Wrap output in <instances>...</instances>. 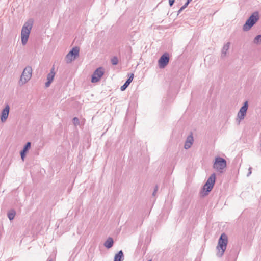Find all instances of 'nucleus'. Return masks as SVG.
Returning <instances> with one entry per match:
<instances>
[{
    "instance_id": "nucleus-25",
    "label": "nucleus",
    "mask_w": 261,
    "mask_h": 261,
    "mask_svg": "<svg viewBox=\"0 0 261 261\" xmlns=\"http://www.w3.org/2000/svg\"><path fill=\"white\" fill-rule=\"evenodd\" d=\"M129 84H127V83H125L120 88V89L121 91H124L125 90L127 87L128 86Z\"/></svg>"
},
{
    "instance_id": "nucleus-30",
    "label": "nucleus",
    "mask_w": 261,
    "mask_h": 261,
    "mask_svg": "<svg viewBox=\"0 0 261 261\" xmlns=\"http://www.w3.org/2000/svg\"><path fill=\"white\" fill-rule=\"evenodd\" d=\"M189 3H188V1L185 4L184 6H182V9H185L187 6L189 5Z\"/></svg>"
},
{
    "instance_id": "nucleus-26",
    "label": "nucleus",
    "mask_w": 261,
    "mask_h": 261,
    "mask_svg": "<svg viewBox=\"0 0 261 261\" xmlns=\"http://www.w3.org/2000/svg\"><path fill=\"white\" fill-rule=\"evenodd\" d=\"M25 153L26 152H23L22 151L20 152L21 158L23 161L24 160V159L25 156Z\"/></svg>"
},
{
    "instance_id": "nucleus-32",
    "label": "nucleus",
    "mask_w": 261,
    "mask_h": 261,
    "mask_svg": "<svg viewBox=\"0 0 261 261\" xmlns=\"http://www.w3.org/2000/svg\"><path fill=\"white\" fill-rule=\"evenodd\" d=\"M192 1V0H187L188 3H190Z\"/></svg>"
},
{
    "instance_id": "nucleus-24",
    "label": "nucleus",
    "mask_w": 261,
    "mask_h": 261,
    "mask_svg": "<svg viewBox=\"0 0 261 261\" xmlns=\"http://www.w3.org/2000/svg\"><path fill=\"white\" fill-rule=\"evenodd\" d=\"M73 123L75 126H77L79 124V120L77 117H74L73 119Z\"/></svg>"
},
{
    "instance_id": "nucleus-31",
    "label": "nucleus",
    "mask_w": 261,
    "mask_h": 261,
    "mask_svg": "<svg viewBox=\"0 0 261 261\" xmlns=\"http://www.w3.org/2000/svg\"><path fill=\"white\" fill-rule=\"evenodd\" d=\"M185 9H182V6L180 8V9L178 11V14H179L181 12L184 10Z\"/></svg>"
},
{
    "instance_id": "nucleus-18",
    "label": "nucleus",
    "mask_w": 261,
    "mask_h": 261,
    "mask_svg": "<svg viewBox=\"0 0 261 261\" xmlns=\"http://www.w3.org/2000/svg\"><path fill=\"white\" fill-rule=\"evenodd\" d=\"M16 215V212L14 210H10L7 214L8 217L9 218L10 220H12L14 219L15 216Z\"/></svg>"
},
{
    "instance_id": "nucleus-9",
    "label": "nucleus",
    "mask_w": 261,
    "mask_h": 261,
    "mask_svg": "<svg viewBox=\"0 0 261 261\" xmlns=\"http://www.w3.org/2000/svg\"><path fill=\"white\" fill-rule=\"evenodd\" d=\"M10 107L7 105L5 108L2 110L1 114V120L2 122H5L8 118L9 114Z\"/></svg>"
},
{
    "instance_id": "nucleus-12",
    "label": "nucleus",
    "mask_w": 261,
    "mask_h": 261,
    "mask_svg": "<svg viewBox=\"0 0 261 261\" xmlns=\"http://www.w3.org/2000/svg\"><path fill=\"white\" fill-rule=\"evenodd\" d=\"M124 260L123 252L122 250L119 251L116 254L114 257V261H123Z\"/></svg>"
},
{
    "instance_id": "nucleus-10",
    "label": "nucleus",
    "mask_w": 261,
    "mask_h": 261,
    "mask_svg": "<svg viewBox=\"0 0 261 261\" xmlns=\"http://www.w3.org/2000/svg\"><path fill=\"white\" fill-rule=\"evenodd\" d=\"M54 70H55V68L53 67L51 68L50 72L47 74V81L45 84L46 87H48L54 80V76L55 75V72L54 71Z\"/></svg>"
},
{
    "instance_id": "nucleus-6",
    "label": "nucleus",
    "mask_w": 261,
    "mask_h": 261,
    "mask_svg": "<svg viewBox=\"0 0 261 261\" xmlns=\"http://www.w3.org/2000/svg\"><path fill=\"white\" fill-rule=\"evenodd\" d=\"M169 61V56L167 53H164L158 61L159 66L160 68H164L168 64Z\"/></svg>"
},
{
    "instance_id": "nucleus-1",
    "label": "nucleus",
    "mask_w": 261,
    "mask_h": 261,
    "mask_svg": "<svg viewBox=\"0 0 261 261\" xmlns=\"http://www.w3.org/2000/svg\"><path fill=\"white\" fill-rule=\"evenodd\" d=\"M228 242V239L227 236L225 233H222L218 240V245L217 246V256L220 257L223 255L226 250Z\"/></svg>"
},
{
    "instance_id": "nucleus-22",
    "label": "nucleus",
    "mask_w": 261,
    "mask_h": 261,
    "mask_svg": "<svg viewBox=\"0 0 261 261\" xmlns=\"http://www.w3.org/2000/svg\"><path fill=\"white\" fill-rule=\"evenodd\" d=\"M111 63L113 65H116L117 64H118V59L117 57H113L111 59Z\"/></svg>"
},
{
    "instance_id": "nucleus-4",
    "label": "nucleus",
    "mask_w": 261,
    "mask_h": 261,
    "mask_svg": "<svg viewBox=\"0 0 261 261\" xmlns=\"http://www.w3.org/2000/svg\"><path fill=\"white\" fill-rule=\"evenodd\" d=\"M227 166L226 161L225 159L218 156L215 158L213 164V168L220 173H223Z\"/></svg>"
},
{
    "instance_id": "nucleus-7",
    "label": "nucleus",
    "mask_w": 261,
    "mask_h": 261,
    "mask_svg": "<svg viewBox=\"0 0 261 261\" xmlns=\"http://www.w3.org/2000/svg\"><path fill=\"white\" fill-rule=\"evenodd\" d=\"M103 71L102 69V68L99 67L93 73L92 79H91V82L92 83H96L99 81L101 76L103 75Z\"/></svg>"
},
{
    "instance_id": "nucleus-34",
    "label": "nucleus",
    "mask_w": 261,
    "mask_h": 261,
    "mask_svg": "<svg viewBox=\"0 0 261 261\" xmlns=\"http://www.w3.org/2000/svg\"><path fill=\"white\" fill-rule=\"evenodd\" d=\"M148 261H151V260H148Z\"/></svg>"
},
{
    "instance_id": "nucleus-17",
    "label": "nucleus",
    "mask_w": 261,
    "mask_h": 261,
    "mask_svg": "<svg viewBox=\"0 0 261 261\" xmlns=\"http://www.w3.org/2000/svg\"><path fill=\"white\" fill-rule=\"evenodd\" d=\"M230 45V43L229 42L224 45V46L222 49V56H225L226 55L227 51L229 49Z\"/></svg>"
},
{
    "instance_id": "nucleus-5",
    "label": "nucleus",
    "mask_w": 261,
    "mask_h": 261,
    "mask_svg": "<svg viewBox=\"0 0 261 261\" xmlns=\"http://www.w3.org/2000/svg\"><path fill=\"white\" fill-rule=\"evenodd\" d=\"M32 73V69L31 66H27L23 70L21 76L20 80L19 81V84L20 85H23L25 84L28 81H29L31 76Z\"/></svg>"
},
{
    "instance_id": "nucleus-19",
    "label": "nucleus",
    "mask_w": 261,
    "mask_h": 261,
    "mask_svg": "<svg viewBox=\"0 0 261 261\" xmlns=\"http://www.w3.org/2000/svg\"><path fill=\"white\" fill-rule=\"evenodd\" d=\"M253 42V43H254L256 45L260 44H261V34L255 36Z\"/></svg>"
},
{
    "instance_id": "nucleus-11",
    "label": "nucleus",
    "mask_w": 261,
    "mask_h": 261,
    "mask_svg": "<svg viewBox=\"0 0 261 261\" xmlns=\"http://www.w3.org/2000/svg\"><path fill=\"white\" fill-rule=\"evenodd\" d=\"M194 142V139L192 135V134L191 133L190 135H189L185 141V145H184V148L186 149H188L191 147L192 145L193 144Z\"/></svg>"
},
{
    "instance_id": "nucleus-16",
    "label": "nucleus",
    "mask_w": 261,
    "mask_h": 261,
    "mask_svg": "<svg viewBox=\"0 0 261 261\" xmlns=\"http://www.w3.org/2000/svg\"><path fill=\"white\" fill-rule=\"evenodd\" d=\"M79 48L77 47H73L69 53L73 57L76 58L79 56Z\"/></svg>"
},
{
    "instance_id": "nucleus-33",
    "label": "nucleus",
    "mask_w": 261,
    "mask_h": 261,
    "mask_svg": "<svg viewBox=\"0 0 261 261\" xmlns=\"http://www.w3.org/2000/svg\"><path fill=\"white\" fill-rule=\"evenodd\" d=\"M47 261H52V259H48Z\"/></svg>"
},
{
    "instance_id": "nucleus-27",
    "label": "nucleus",
    "mask_w": 261,
    "mask_h": 261,
    "mask_svg": "<svg viewBox=\"0 0 261 261\" xmlns=\"http://www.w3.org/2000/svg\"><path fill=\"white\" fill-rule=\"evenodd\" d=\"M158 190V186H156L155 188H154V191L153 192V193H152V195L153 196H155V194H156Z\"/></svg>"
},
{
    "instance_id": "nucleus-28",
    "label": "nucleus",
    "mask_w": 261,
    "mask_h": 261,
    "mask_svg": "<svg viewBox=\"0 0 261 261\" xmlns=\"http://www.w3.org/2000/svg\"><path fill=\"white\" fill-rule=\"evenodd\" d=\"M175 0H169V4L170 7H172L174 4Z\"/></svg>"
},
{
    "instance_id": "nucleus-3",
    "label": "nucleus",
    "mask_w": 261,
    "mask_h": 261,
    "mask_svg": "<svg viewBox=\"0 0 261 261\" xmlns=\"http://www.w3.org/2000/svg\"><path fill=\"white\" fill-rule=\"evenodd\" d=\"M259 19V13L257 11L253 12L249 18L246 20L243 25V30L244 31H248L258 21Z\"/></svg>"
},
{
    "instance_id": "nucleus-8",
    "label": "nucleus",
    "mask_w": 261,
    "mask_h": 261,
    "mask_svg": "<svg viewBox=\"0 0 261 261\" xmlns=\"http://www.w3.org/2000/svg\"><path fill=\"white\" fill-rule=\"evenodd\" d=\"M248 107V101H246L244 103L243 106L240 108L238 113L237 117L240 119V120L244 119L246 114Z\"/></svg>"
},
{
    "instance_id": "nucleus-15",
    "label": "nucleus",
    "mask_w": 261,
    "mask_h": 261,
    "mask_svg": "<svg viewBox=\"0 0 261 261\" xmlns=\"http://www.w3.org/2000/svg\"><path fill=\"white\" fill-rule=\"evenodd\" d=\"M214 186L210 185H207L206 182L203 186V190H206L203 195H207L208 193L210 192L213 189Z\"/></svg>"
},
{
    "instance_id": "nucleus-23",
    "label": "nucleus",
    "mask_w": 261,
    "mask_h": 261,
    "mask_svg": "<svg viewBox=\"0 0 261 261\" xmlns=\"http://www.w3.org/2000/svg\"><path fill=\"white\" fill-rule=\"evenodd\" d=\"M133 78H134V74L132 73L130 74L129 78L126 81V83H127V84H128L129 85L130 83L132 82Z\"/></svg>"
},
{
    "instance_id": "nucleus-2",
    "label": "nucleus",
    "mask_w": 261,
    "mask_h": 261,
    "mask_svg": "<svg viewBox=\"0 0 261 261\" xmlns=\"http://www.w3.org/2000/svg\"><path fill=\"white\" fill-rule=\"evenodd\" d=\"M32 26L33 21L30 19L26 22L22 27L21 32V39L23 45L26 44L28 40Z\"/></svg>"
},
{
    "instance_id": "nucleus-20",
    "label": "nucleus",
    "mask_w": 261,
    "mask_h": 261,
    "mask_svg": "<svg viewBox=\"0 0 261 261\" xmlns=\"http://www.w3.org/2000/svg\"><path fill=\"white\" fill-rule=\"evenodd\" d=\"M66 59L67 60V63H69L71 62L72 61H74L76 58L75 57H73V56L71 55L70 53H68L66 56Z\"/></svg>"
},
{
    "instance_id": "nucleus-14",
    "label": "nucleus",
    "mask_w": 261,
    "mask_h": 261,
    "mask_svg": "<svg viewBox=\"0 0 261 261\" xmlns=\"http://www.w3.org/2000/svg\"><path fill=\"white\" fill-rule=\"evenodd\" d=\"M216 180V175L215 173H213L211 175V176L209 177V178L207 179L206 181V183L207 185L211 184L212 185L214 186L215 182Z\"/></svg>"
},
{
    "instance_id": "nucleus-13",
    "label": "nucleus",
    "mask_w": 261,
    "mask_h": 261,
    "mask_svg": "<svg viewBox=\"0 0 261 261\" xmlns=\"http://www.w3.org/2000/svg\"><path fill=\"white\" fill-rule=\"evenodd\" d=\"M114 244L113 239L111 237H109L104 243V246L109 249L111 248Z\"/></svg>"
},
{
    "instance_id": "nucleus-21",
    "label": "nucleus",
    "mask_w": 261,
    "mask_h": 261,
    "mask_svg": "<svg viewBox=\"0 0 261 261\" xmlns=\"http://www.w3.org/2000/svg\"><path fill=\"white\" fill-rule=\"evenodd\" d=\"M31 146V142H27L21 151L24 152H27L30 149Z\"/></svg>"
},
{
    "instance_id": "nucleus-29",
    "label": "nucleus",
    "mask_w": 261,
    "mask_h": 261,
    "mask_svg": "<svg viewBox=\"0 0 261 261\" xmlns=\"http://www.w3.org/2000/svg\"><path fill=\"white\" fill-rule=\"evenodd\" d=\"M252 173V168L251 167H250L249 169H248V173L247 174V176H249Z\"/></svg>"
}]
</instances>
